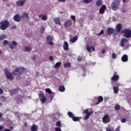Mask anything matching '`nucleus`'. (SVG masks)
Listing matches in <instances>:
<instances>
[{"label":"nucleus","mask_w":131,"mask_h":131,"mask_svg":"<svg viewBox=\"0 0 131 131\" xmlns=\"http://www.w3.org/2000/svg\"><path fill=\"white\" fill-rule=\"evenodd\" d=\"M120 126H118L117 128H116L115 131H120Z\"/></svg>","instance_id":"3c124183"},{"label":"nucleus","mask_w":131,"mask_h":131,"mask_svg":"<svg viewBox=\"0 0 131 131\" xmlns=\"http://www.w3.org/2000/svg\"><path fill=\"white\" fill-rule=\"evenodd\" d=\"M37 129H38V127L37 125H35L34 124H33V125H32L31 128V131H37Z\"/></svg>","instance_id":"a211bd4d"},{"label":"nucleus","mask_w":131,"mask_h":131,"mask_svg":"<svg viewBox=\"0 0 131 131\" xmlns=\"http://www.w3.org/2000/svg\"><path fill=\"white\" fill-rule=\"evenodd\" d=\"M4 131H11V130H10V129L6 128V129H5Z\"/></svg>","instance_id":"0e129e2a"},{"label":"nucleus","mask_w":131,"mask_h":131,"mask_svg":"<svg viewBox=\"0 0 131 131\" xmlns=\"http://www.w3.org/2000/svg\"><path fill=\"white\" fill-rule=\"evenodd\" d=\"M46 39L47 41H52L53 38L51 36H48Z\"/></svg>","instance_id":"c85d7f7f"},{"label":"nucleus","mask_w":131,"mask_h":131,"mask_svg":"<svg viewBox=\"0 0 131 131\" xmlns=\"http://www.w3.org/2000/svg\"><path fill=\"white\" fill-rule=\"evenodd\" d=\"M86 50H88V51L89 52H90V48L88 46H87V47H86Z\"/></svg>","instance_id":"5fc2aeb1"},{"label":"nucleus","mask_w":131,"mask_h":131,"mask_svg":"<svg viewBox=\"0 0 131 131\" xmlns=\"http://www.w3.org/2000/svg\"><path fill=\"white\" fill-rule=\"evenodd\" d=\"M21 17H22V18H28L29 17V16H28V14L27 13L24 12V13H23V14L21 15Z\"/></svg>","instance_id":"393cba45"},{"label":"nucleus","mask_w":131,"mask_h":131,"mask_svg":"<svg viewBox=\"0 0 131 131\" xmlns=\"http://www.w3.org/2000/svg\"><path fill=\"white\" fill-rule=\"evenodd\" d=\"M120 108V106L119 105V104H116L115 106V110L116 111H119V109Z\"/></svg>","instance_id":"72a5a7b5"},{"label":"nucleus","mask_w":131,"mask_h":131,"mask_svg":"<svg viewBox=\"0 0 131 131\" xmlns=\"http://www.w3.org/2000/svg\"><path fill=\"white\" fill-rule=\"evenodd\" d=\"M121 60L123 62H127L128 61V56L126 54H124L121 57Z\"/></svg>","instance_id":"4468645a"},{"label":"nucleus","mask_w":131,"mask_h":131,"mask_svg":"<svg viewBox=\"0 0 131 131\" xmlns=\"http://www.w3.org/2000/svg\"><path fill=\"white\" fill-rule=\"evenodd\" d=\"M114 30L112 28H108L107 29V33L108 35L111 36L114 33Z\"/></svg>","instance_id":"f8f14e48"},{"label":"nucleus","mask_w":131,"mask_h":131,"mask_svg":"<svg viewBox=\"0 0 131 131\" xmlns=\"http://www.w3.org/2000/svg\"><path fill=\"white\" fill-rule=\"evenodd\" d=\"M116 57H117V55L115 54V53H114L113 52V54H112V58H113V59H115Z\"/></svg>","instance_id":"37998d69"},{"label":"nucleus","mask_w":131,"mask_h":131,"mask_svg":"<svg viewBox=\"0 0 131 131\" xmlns=\"http://www.w3.org/2000/svg\"><path fill=\"white\" fill-rule=\"evenodd\" d=\"M128 41V40L125 38H122L120 41V46L124 48V43H126Z\"/></svg>","instance_id":"ddd939ff"},{"label":"nucleus","mask_w":131,"mask_h":131,"mask_svg":"<svg viewBox=\"0 0 131 131\" xmlns=\"http://www.w3.org/2000/svg\"><path fill=\"white\" fill-rule=\"evenodd\" d=\"M45 91L46 93H48L51 96V100H52L53 97L55 96V93L54 92H52L51 90L49 89V88H47V89H45Z\"/></svg>","instance_id":"0eeeda50"},{"label":"nucleus","mask_w":131,"mask_h":131,"mask_svg":"<svg viewBox=\"0 0 131 131\" xmlns=\"http://www.w3.org/2000/svg\"><path fill=\"white\" fill-rule=\"evenodd\" d=\"M71 66V63H70L69 62L68 63H64V68H70Z\"/></svg>","instance_id":"c9c22d12"},{"label":"nucleus","mask_w":131,"mask_h":131,"mask_svg":"<svg viewBox=\"0 0 131 131\" xmlns=\"http://www.w3.org/2000/svg\"><path fill=\"white\" fill-rule=\"evenodd\" d=\"M0 25L1 29L5 31L9 27L10 24L7 20H4L0 23Z\"/></svg>","instance_id":"7ed1b4c3"},{"label":"nucleus","mask_w":131,"mask_h":131,"mask_svg":"<svg viewBox=\"0 0 131 131\" xmlns=\"http://www.w3.org/2000/svg\"><path fill=\"white\" fill-rule=\"evenodd\" d=\"M55 131H61V129L59 127H56Z\"/></svg>","instance_id":"c03bdc74"},{"label":"nucleus","mask_w":131,"mask_h":131,"mask_svg":"<svg viewBox=\"0 0 131 131\" xmlns=\"http://www.w3.org/2000/svg\"><path fill=\"white\" fill-rule=\"evenodd\" d=\"M16 28V26H14L12 27V29H15Z\"/></svg>","instance_id":"e2e57ef3"},{"label":"nucleus","mask_w":131,"mask_h":131,"mask_svg":"<svg viewBox=\"0 0 131 131\" xmlns=\"http://www.w3.org/2000/svg\"><path fill=\"white\" fill-rule=\"evenodd\" d=\"M14 20L16 22H19L21 20V16L19 14H16L14 16Z\"/></svg>","instance_id":"1a4fd4ad"},{"label":"nucleus","mask_w":131,"mask_h":131,"mask_svg":"<svg viewBox=\"0 0 131 131\" xmlns=\"http://www.w3.org/2000/svg\"><path fill=\"white\" fill-rule=\"evenodd\" d=\"M91 48L94 51L95 50V48L93 47H92V46L91 47Z\"/></svg>","instance_id":"680f3d73"},{"label":"nucleus","mask_w":131,"mask_h":131,"mask_svg":"<svg viewBox=\"0 0 131 131\" xmlns=\"http://www.w3.org/2000/svg\"><path fill=\"white\" fill-rule=\"evenodd\" d=\"M97 99L98 101V102H96V105H98L99 103H101L103 100L102 96H99V97H97Z\"/></svg>","instance_id":"6ab92c4d"},{"label":"nucleus","mask_w":131,"mask_h":131,"mask_svg":"<svg viewBox=\"0 0 131 131\" xmlns=\"http://www.w3.org/2000/svg\"><path fill=\"white\" fill-rule=\"evenodd\" d=\"M25 68H16L15 70L13 71L12 73H11L9 70V69H5V73L6 75V77L7 79L12 81L14 79V76H16L18 77H16V80H19L20 77H19L24 72Z\"/></svg>","instance_id":"f257e3e1"},{"label":"nucleus","mask_w":131,"mask_h":131,"mask_svg":"<svg viewBox=\"0 0 131 131\" xmlns=\"http://www.w3.org/2000/svg\"><path fill=\"white\" fill-rule=\"evenodd\" d=\"M5 98V97H4V96H1V99H4Z\"/></svg>","instance_id":"774afa93"},{"label":"nucleus","mask_w":131,"mask_h":131,"mask_svg":"<svg viewBox=\"0 0 131 131\" xmlns=\"http://www.w3.org/2000/svg\"><path fill=\"white\" fill-rule=\"evenodd\" d=\"M12 43L13 46H16L17 45V43L15 42V41H13L12 42Z\"/></svg>","instance_id":"8fccbe9b"},{"label":"nucleus","mask_w":131,"mask_h":131,"mask_svg":"<svg viewBox=\"0 0 131 131\" xmlns=\"http://www.w3.org/2000/svg\"><path fill=\"white\" fill-rule=\"evenodd\" d=\"M106 131H114L113 128H106Z\"/></svg>","instance_id":"ea45409f"},{"label":"nucleus","mask_w":131,"mask_h":131,"mask_svg":"<svg viewBox=\"0 0 131 131\" xmlns=\"http://www.w3.org/2000/svg\"><path fill=\"white\" fill-rule=\"evenodd\" d=\"M92 113H93V112L91 113H89L88 108H86V110H85V114H86V116H85V118H84V119L85 120L88 119L89 118V117L91 116V114H92Z\"/></svg>","instance_id":"9b49d317"},{"label":"nucleus","mask_w":131,"mask_h":131,"mask_svg":"<svg viewBox=\"0 0 131 131\" xmlns=\"http://www.w3.org/2000/svg\"><path fill=\"white\" fill-rule=\"evenodd\" d=\"M119 79V76H118V75H117V73L116 72H114V74L113 77H112L111 78V80L112 81L116 82Z\"/></svg>","instance_id":"423d86ee"},{"label":"nucleus","mask_w":131,"mask_h":131,"mask_svg":"<svg viewBox=\"0 0 131 131\" xmlns=\"http://www.w3.org/2000/svg\"><path fill=\"white\" fill-rule=\"evenodd\" d=\"M68 115L69 116V117L72 119L74 116V114L72 113H71V112H68Z\"/></svg>","instance_id":"c756f323"},{"label":"nucleus","mask_w":131,"mask_h":131,"mask_svg":"<svg viewBox=\"0 0 131 131\" xmlns=\"http://www.w3.org/2000/svg\"><path fill=\"white\" fill-rule=\"evenodd\" d=\"M72 25V22L71 20H67L65 23H64V27L66 28H68V27H69L71 25Z\"/></svg>","instance_id":"2eb2a0df"},{"label":"nucleus","mask_w":131,"mask_h":131,"mask_svg":"<svg viewBox=\"0 0 131 131\" xmlns=\"http://www.w3.org/2000/svg\"><path fill=\"white\" fill-rule=\"evenodd\" d=\"M120 5V0H114L111 4V9L113 11H116L119 9Z\"/></svg>","instance_id":"f03ea898"},{"label":"nucleus","mask_w":131,"mask_h":131,"mask_svg":"<svg viewBox=\"0 0 131 131\" xmlns=\"http://www.w3.org/2000/svg\"><path fill=\"white\" fill-rule=\"evenodd\" d=\"M9 41H8L7 40H4L3 41V45L4 46H6L7 45H9Z\"/></svg>","instance_id":"4c0bfd02"},{"label":"nucleus","mask_w":131,"mask_h":131,"mask_svg":"<svg viewBox=\"0 0 131 131\" xmlns=\"http://www.w3.org/2000/svg\"><path fill=\"white\" fill-rule=\"evenodd\" d=\"M59 2H65L66 1V0H58Z\"/></svg>","instance_id":"bf43d9fd"},{"label":"nucleus","mask_w":131,"mask_h":131,"mask_svg":"<svg viewBox=\"0 0 131 131\" xmlns=\"http://www.w3.org/2000/svg\"><path fill=\"white\" fill-rule=\"evenodd\" d=\"M26 1L25 0L18 1L16 2V4L18 7H22L25 4Z\"/></svg>","instance_id":"6e6552de"},{"label":"nucleus","mask_w":131,"mask_h":131,"mask_svg":"<svg viewBox=\"0 0 131 131\" xmlns=\"http://www.w3.org/2000/svg\"><path fill=\"white\" fill-rule=\"evenodd\" d=\"M36 58V55H33V57H32V59H33V60H35Z\"/></svg>","instance_id":"4d7b16f0"},{"label":"nucleus","mask_w":131,"mask_h":131,"mask_svg":"<svg viewBox=\"0 0 131 131\" xmlns=\"http://www.w3.org/2000/svg\"><path fill=\"white\" fill-rule=\"evenodd\" d=\"M13 128H14V127H13V126H11V127H10V129H13Z\"/></svg>","instance_id":"338daca9"},{"label":"nucleus","mask_w":131,"mask_h":131,"mask_svg":"<svg viewBox=\"0 0 131 131\" xmlns=\"http://www.w3.org/2000/svg\"><path fill=\"white\" fill-rule=\"evenodd\" d=\"M104 33V31L103 30H101L100 32L99 33L98 35H97V36H100V35H101L102 34H103Z\"/></svg>","instance_id":"79ce46f5"},{"label":"nucleus","mask_w":131,"mask_h":131,"mask_svg":"<svg viewBox=\"0 0 131 131\" xmlns=\"http://www.w3.org/2000/svg\"><path fill=\"white\" fill-rule=\"evenodd\" d=\"M122 26L120 24H118L116 26L117 31L118 32H120L121 31V30L122 29Z\"/></svg>","instance_id":"aec40b11"},{"label":"nucleus","mask_w":131,"mask_h":131,"mask_svg":"<svg viewBox=\"0 0 131 131\" xmlns=\"http://www.w3.org/2000/svg\"><path fill=\"white\" fill-rule=\"evenodd\" d=\"M15 115H17L18 114V112H14Z\"/></svg>","instance_id":"69168bd1"},{"label":"nucleus","mask_w":131,"mask_h":131,"mask_svg":"<svg viewBox=\"0 0 131 131\" xmlns=\"http://www.w3.org/2000/svg\"><path fill=\"white\" fill-rule=\"evenodd\" d=\"M106 9V6L105 5H102V6L100 8L99 13L100 14H103Z\"/></svg>","instance_id":"9d476101"},{"label":"nucleus","mask_w":131,"mask_h":131,"mask_svg":"<svg viewBox=\"0 0 131 131\" xmlns=\"http://www.w3.org/2000/svg\"><path fill=\"white\" fill-rule=\"evenodd\" d=\"M4 129L3 126H0V131H2Z\"/></svg>","instance_id":"13d9d810"},{"label":"nucleus","mask_w":131,"mask_h":131,"mask_svg":"<svg viewBox=\"0 0 131 131\" xmlns=\"http://www.w3.org/2000/svg\"><path fill=\"white\" fill-rule=\"evenodd\" d=\"M46 97H43L42 98H41L40 99V101L41 102V103H44L46 102Z\"/></svg>","instance_id":"e433bc0d"},{"label":"nucleus","mask_w":131,"mask_h":131,"mask_svg":"<svg viewBox=\"0 0 131 131\" xmlns=\"http://www.w3.org/2000/svg\"><path fill=\"white\" fill-rule=\"evenodd\" d=\"M78 39V38L76 36H74L73 38H71L70 39V41L72 43H74L76 41H77Z\"/></svg>","instance_id":"5701e85b"},{"label":"nucleus","mask_w":131,"mask_h":131,"mask_svg":"<svg viewBox=\"0 0 131 131\" xmlns=\"http://www.w3.org/2000/svg\"><path fill=\"white\" fill-rule=\"evenodd\" d=\"M71 18L73 20V21L75 22V16L74 15H71Z\"/></svg>","instance_id":"de8ad7c7"},{"label":"nucleus","mask_w":131,"mask_h":131,"mask_svg":"<svg viewBox=\"0 0 131 131\" xmlns=\"http://www.w3.org/2000/svg\"><path fill=\"white\" fill-rule=\"evenodd\" d=\"M63 47L64 50H67V51L69 50V45L67 42L65 41L64 42Z\"/></svg>","instance_id":"dca6fc26"},{"label":"nucleus","mask_w":131,"mask_h":131,"mask_svg":"<svg viewBox=\"0 0 131 131\" xmlns=\"http://www.w3.org/2000/svg\"><path fill=\"white\" fill-rule=\"evenodd\" d=\"M4 93L3 89H0V95H2Z\"/></svg>","instance_id":"6e6d98bb"},{"label":"nucleus","mask_w":131,"mask_h":131,"mask_svg":"<svg viewBox=\"0 0 131 131\" xmlns=\"http://www.w3.org/2000/svg\"><path fill=\"white\" fill-rule=\"evenodd\" d=\"M48 44L53 46L54 43L52 42V41H50L48 43Z\"/></svg>","instance_id":"864d4df0"},{"label":"nucleus","mask_w":131,"mask_h":131,"mask_svg":"<svg viewBox=\"0 0 131 131\" xmlns=\"http://www.w3.org/2000/svg\"><path fill=\"white\" fill-rule=\"evenodd\" d=\"M110 120H111V119H110L108 115H107V114L106 115H105V116L104 117H103L102 122L103 123L106 124V123L110 122Z\"/></svg>","instance_id":"39448f33"},{"label":"nucleus","mask_w":131,"mask_h":131,"mask_svg":"<svg viewBox=\"0 0 131 131\" xmlns=\"http://www.w3.org/2000/svg\"><path fill=\"white\" fill-rule=\"evenodd\" d=\"M124 34V37L126 38H129L131 37V30L129 29H124L122 31Z\"/></svg>","instance_id":"20e7f679"},{"label":"nucleus","mask_w":131,"mask_h":131,"mask_svg":"<svg viewBox=\"0 0 131 131\" xmlns=\"http://www.w3.org/2000/svg\"><path fill=\"white\" fill-rule=\"evenodd\" d=\"M7 38V36L6 35L3 34L0 36V40H2Z\"/></svg>","instance_id":"7c9ffc66"},{"label":"nucleus","mask_w":131,"mask_h":131,"mask_svg":"<svg viewBox=\"0 0 131 131\" xmlns=\"http://www.w3.org/2000/svg\"><path fill=\"white\" fill-rule=\"evenodd\" d=\"M53 20H54L55 24L59 25V26L61 25V24L60 23V18L59 17L55 18Z\"/></svg>","instance_id":"f3484780"},{"label":"nucleus","mask_w":131,"mask_h":131,"mask_svg":"<svg viewBox=\"0 0 131 131\" xmlns=\"http://www.w3.org/2000/svg\"><path fill=\"white\" fill-rule=\"evenodd\" d=\"M93 0H84L83 2L86 4H89L92 2Z\"/></svg>","instance_id":"473e14b6"},{"label":"nucleus","mask_w":131,"mask_h":131,"mask_svg":"<svg viewBox=\"0 0 131 131\" xmlns=\"http://www.w3.org/2000/svg\"><path fill=\"white\" fill-rule=\"evenodd\" d=\"M39 98L42 99V98H45V95L43 94V93H42V92H41L40 93H39Z\"/></svg>","instance_id":"f704fd0d"},{"label":"nucleus","mask_w":131,"mask_h":131,"mask_svg":"<svg viewBox=\"0 0 131 131\" xmlns=\"http://www.w3.org/2000/svg\"><path fill=\"white\" fill-rule=\"evenodd\" d=\"M119 87H117V86H114V93L115 94H117L119 92Z\"/></svg>","instance_id":"412c9836"},{"label":"nucleus","mask_w":131,"mask_h":131,"mask_svg":"<svg viewBox=\"0 0 131 131\" xmlns=\"http://www.w3.org/2000/svg\"><path fill=\"white\" fill-rule=\"evenodd\" d=\"M38 17L40 18L42 17L41 19L43 21H46L47 19V17L45 15L40 14Z\"/></svg>","instance_id":"4be33fe9"},{"label":"nucleus","mask_w":131,"mask_h":131,"mask_svg":"<svg viewBox=\"0 0 131 131\" xmlns=\"http://www.w3.org/2000/svg\"><path fill=\"white\" fill-rule=\"evenodd\" d=\"M49 59L51 61H53L54 60L53 56H49Z\"/></svg>","instance_id":"49530a36"},{"label":"nucleus","mask_w":131,"mask_h":131,"mask_svg":"<svg viewBox=\"0 0 131 131\" xmlns=\"http://www.w3.org/2000/svg\"><path fill=\"white\" fill-rule=\"evenodd\" d=\"M61 62H56V63L54 66V68L56 69L59 68V66L61 65Z\"/></svg>","instance_id":"2f4dec72"},{"label":"nucleus","mask_w":131,"mask_h":131,"mask_svg":"<svg viewBox=\"0 0 131 131\" xmlns=\"http://www.w3.org/2000/svg\"><path fill=\"white\" fill-rule=\"evenodd\" d=\"M106 52L105 50L104 49H103L102 51V54H105V53Z\"/></svg>","instance_id":"052dcab7"},{"label":"nucleus","mask_w":131,"mask_h":131,"mask_svg":"<svg viewBox=\"0 0 131 131\" xmlns=\"http://www.w3.org/2000/svg\"><path fill=\"white\" fill-rule=\"evenodd\" d=\"M72 119L73 121L75 122L78 121L79 120H80V118H79V117H74V116Z\"/></svg>","instance_id":"cd10ccee"},{"label":"nucleus","mask_w":131,"mask_h":131,"mask_svg":"<svg viewBox=\"0 0 131 131\" xmlns=\"http://www.w3.org/2000/svg\"><path fill=\"white\" fill-rule=\"evenodd\" d=\"M45 27L43 26L41 27V31H40V32L41 33H43L44 32H45Z\"/></svg>","instance_id":"a19ab883"},{"label":"nucleus","mask_w":131,"mask_h":131,"mask_svg":"<svg viewBox=\"0 0 131 131\" xmlns=\"http://www.w3.org/2000/svg\"><path fill=\"white\" fill-rule=\"evenodd\" d=\"M8 45H9V48H10L11 50H13V49H14V47H13V45H11L10 43H9Z\"/></svg>","instance_id":"a18cd8bd"},{"label":"nucleus","mask_w":131,"mask_h":131,"mask_svg":"<svg viewBox=\"0 0 131 131\" xmlns=\"http://www.w3.org/2000/svg\"><path fill=\"white\" fill-rule=\"evenodd\" d=\"M102 4V3L101 2V0H98L97 2H96V5L97 6H101V5Z\"/></svg>","instance_id":"bb28decb"},{"label":"nucleus","mask_w":131,"mask_h":131,"mask_svg":"<svg viewBox=\"0 0 131 131\" xmlns=\"http://www.w3.org/2000/svg\"><path fill=\"white\" fill-rule=\"evenodd\" d=\"M82 59V57H81V56H78V57L77 60H78V61H81Z\"/></svg>","instance_id":"09e8293b"},{"label":"nucleus","mask_w":131,"mask_h":131,"mask_svg":"<svg viewBox=\"0 0 131 131\" xmlns=\"http://www.w3.org/2000/svg\"><path fill=\"white\" fill-rule=\"evenodd\" d=\"M59 91L61 92H63L65 91V88L63 85H61V86L59 87Z\"/></svg>","instance_id":"b1692460"},{"label":"nucleus","mask_w":131,"mask_h":131,"mask_svg":"<svg viewBox=\"0 0 131 131\" xmlns=\"http://www.w3.org/2000/svg\"><path fill=\"white\" fill-rule=\"evenodd\" d=\"M126 122V120L125 119H122V120H121V122L122 123H125Z\"/></svg>","instance_id":"603ef678"},{"label":"nucleus","mask_w":131,"mask_h":131,"mask_svg":"<svg viewBox=\"0 0 131 131\" xmlns=\"http://www.w3.org/2000/svg\"><path fill=\"white\" fill-rule=\"evenodd\" d=\"M31 51V49L29 47H26L25 48V52H30Z\"/></svg>","instance_id":"a878e982"},{"label":"nucleus","mask_w":131,"mask_h":131,"mask_svg":"<svg viewBox=\"0 0 131 131\" xmlns=\"http://www.w3.org/2000/svg\"><path fill=\"white\" fill-rule=\"evenodd\" d=\"M55 125H56V126H61V123H60V121H58L56 123Z\"/></svg>","instance_id":"58836bf2"}]
</instances>
